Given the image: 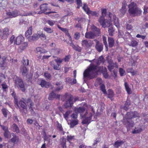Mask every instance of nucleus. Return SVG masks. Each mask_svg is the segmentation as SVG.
I'll return each instance as SVG.
<instances>
[{"instance_id": "obj_1", "label": "nucleus", "mask_w": 148, "mask_h": 148, "mask_svg": "<svg viewBox=\"0 0 148 148\" xmlns=\"http://www.w3.org/2000/svg\"><path fill=\"white\" fill-rule=\"evenodd\" d=\"M99 71H101L103 73L107 72V69L105 67H99L91 64L88 69L84 71L83 73L84 78L88 79L93 78L96 76L97 72Z\"/></svg>"}, {"instance_id": "obj_2", "label": "nucleus", "mask_w": 148, "mask_h": 148, "mask_svg": "<svg viewBox=\"0 0 148 148\" xmlns=\"http://www.w3.org/2000/svg\"><path fill=\"white\" fill-rule=\"evenodd\" d=\"M139 116V114L136 112H128L123 118V123L127 128L132 127L134 125V123L131 119Z\"/></svg>"}, {"instance_id": "obj_3", "label": "nucleus", "mask_w": 148, "mask_h": 148, "mask_svg": "<svg viewBox=\"0 0 148 148\" xmlns=\"http://www.w3.org/2000/svg\"><path fill=\"white\" fill-rule=\"evenodd\" d=\"M129 13L133 16H140L141 15L142 11L140 9L137 7L136 4L134 2H132L128 6Z\"/></svg>"}, {"instance_id": "obj_4", "label": "nucleus", "mask_w": 148, "mask_h": 148, "mask_svg": "<svg viewBox=\"0 0 148 148\" xmlns=\"http://www.w3.org/2000/svg\"><path fill=\"white\" fill-rule=\"evenodd\" d=\"M94 113L92 112L86 111L84 114H81L83 124H88L90 122Z\"/></svg>"}, {"instance_id": "obj_5", "label": "nucleus", "mask_w": 148, "mask_h": 148, "mask_svg": "<svg viewBox=\"0 0 148 148\" xmlns=\"http://www.w3.org/2000/svg\"><path fill=\"white\" fill-rule=\"evenodd\" d=\"M107 18L108 19V21H109L110 23L113 21L114 25L117 27H119V21L118 18L114 14L109 12L108 14H107Z\"/></svg>"}, {"instance_id": "obj_6", "label": "nucleus", "mask_w": 148, "mask_h": 148, "mask_svg": "<svg viewBox=\"0 0 148 148\" xmlns=\"http://www.w3.org/2000/svg\"><path fill=\"white\" fill-rule=\"evenodd\" d=\"M15 102L21 112H24L25 114L27 112V106L24 102L22 101H20L18 103L17 101L16 100Z\"/></svg>"}, {"instance_id": "obj_7", "label": "nucleus", "mask_w": 148, "mask_h": 148, "mask_svg": "<svg viewBox=\"0 0 148 148\" xmlns=\"http://www.w3.org/2000/svg\"><path fill=\"white\" fill-rule=\"evenodd\" d=\"M15 86L16 87L20 88L23 92L25 91V88L24 84L21 79L17 78L15 80Z\"/></svg>"}, {"instance_id": "obj_8", "label": "nucleus", "mask_w": 148, "mask_h": 148, "mask_svg": "<svg viewBox=\"0 0 148 148\" xmlns=\"http://www.w3.org/2000/svg\"><path fill=\"white\" fill-rule=\"evenodd\" d=\"M98 21L102 27L104 28L110 25V22L105 19L104 17L103 16H101L99 17Z\"/></svg>"}, {"instance_id": "obj_9", "label": "nucleus", "mask_w": 148, "mask_h": 148, "mask_svg": "<svg viewBox=\"0 0 148 148\" xmlns=\"http://www.w3.org/2000/svg\"><path fill=\"white\" fill-rule=\"evenodd\" d=\"M67 96L69 97V99L66 101L64 105V107L65 108L71 107L73 103V97L71 95H68Z\"/></svg>"}, {"instance_id": "obj_10", "label": "nucleus", "mask_w": 148, "mask_h": 148, "mask_svg": "<svg viewBox=\"0 0 148 148\" xmlns=\"http://www.w3.org/2000/svg\"><path fill=\"white\" fill-rule=\"evenodd\" d=\"M87 107V106L86 104L85 103L83 104V106L79 107H75L74 108V111L76 113H80V116H81V114H84L83 113Z\"/></svg>"}, {"instance_id": "obj_11", "label": "nucleus", "mask_w": 148, "mask_h": 148, "mask_svg": "<svg viewBox=\"0 0 148 148\" xmlns=\"http://www.w3.org/2000/svg\"><path fill=\"white\" fill-rule=\"evenodd\" d=\"M93 44V41L91 40H84L82 42V46L87 48L91 47Z\"/></svg>"}, {"instance_id": "obj_12", "label": "nucleus", "mask_w": 148, "mask_h": 148, "mask_svg": "<svg viewBox=\"0 0 148 148\" xmlns=\"http://www.w3.org/2000/svg\"><path fill=\"white\" fill-rule=\"evenodd\" d=\"M9 29L8 27H5L2 30V35L1 36V38H7L9 35Z\"/></svg>"}, {"instance_id": "obj_13", "label": "nucleus", "mask_w": 148, "mask_h": 148, "mask_svg": "<svg viewBox=\"0 0 148 148\" xmlns=\"http://www.w3.org/2000/svg\"><path fill=\"white\" fill-rule=\"evenodd\" d=\"M94 41H95L96 43V45L95 46V48L97 51L99 52H101L103 49V44L100 43L99 41L96 40H94Z\"/></svg>"}, {"instance_id": "obj_14", "label": "nucleus", "mask_w": 148, "mask_h": 148, "mask_svg": "<svg viewBox=\"0 0 148 148\" xmlns=\"http://www.w3.org/2000/svg\"><path fill=\"white\" fill-rule=\"evenodd\" d=\"M21 71L23 75V76H26V77L28 78L29 80H30L32 78V75H31L29 77H28V75L27 74V68L25 66H21Z\"/></svg>"}, {"instance_id": "obj_15", "label": "nucleus", "mask_w": 148, "mask_h": 148, "mask_svg": "<svg viewBox=\"0 0 148 148\" xmlns=\"http://www.w3.org/2000/svg\"><path fill=\"white\" fill-rule=\"evenodd\" d=\"M23 36L22 35L18 36L16 38L14 42V44L17 45H19L23 41Z\"/></svg>"}, {"instance_id": "obj_16", "label": "nucleus", "mask_w": 148, "mask_h": 148, "mask_svg": "<svg viewBox=\"0 0 148 148\" xmlns=\"http://www.w3.org/2000/svg\"><path fill=\"white\" fill-rule=\"evenodd\" d=\"M40 36L39 34H33L32 36H29L28 37V40L30 42H32L33 41H36L38 39Z\"/></svg>"}, {"instance_id": "obj_17", "label": "nucleus", "mask_w": 148, "mask_h": 148, "mask_svg": "<svg viewBox=\"0 0 148 148\" xmlns=\"http://www.w3.org/2000/svg\"><path fill=\"white\" fill-rule=\"evenodd\" d=\"M60 95H56L52 92L49 94L48 99L50 100H52L54 98L60 100Z\"/></svg>"}, {"instance_id": "obj_18", "label": "nucleus", "mask_w": 148, "mask_h": 148, "mask_svg": "<svg viewBox=\"0 0 148 148\" xmlns=\"http://www.w3.org/2000/svg\"><path fill=\"white\" fill-rule=\"evenodd\" d=\"M40 84L42 87H45L46 88H48L49 87L50 83L44 80H42L41 81Z\"/></svg>"}, {"instance_id": "obj_19", "label": "nucleus", "mask_w": 148, "mask_h": 148, "mask_svg": "<svg viewBox=\"0 0 148 148\" xmlns=\"http://www.w3.org/2000/svg\"><path fill=\"white\" fill-rule=\"evenodd\" d=\"M95 36V33L92 32H86L85 34V37L89 39H93L94 38Z\"/></svg>"}, {"instance_id": "obj_20", "label": "nucleus", "mask_w": 148, "mask_h": 148, "mask_svg": "<svg viewBox=\"0 0 148 148\" xmlns=\"http://www.w3.org/2000/svg\"><path fill=\"white\" fill-rule=\"evenodd\" d=\"M127 4L125 3H123V5L121 9L120 10V12L122 15H124L127 11Z\"/></svg>"}, {"instance_id": "obj_21", "label": "nucleus", "mask_w": 148, "mask_h": 148, "mask_svg": "<svg viewBox=\"0 0 148 148\" xmlns=\"http://www.w3.org/2000/svg\"><path fill=\"white\" fill-rule=\"evenodd\" d=\"M13 138H11V142L14 144L18 142L19 139L18 136H16L14 134H13Z\"/></svg>"}, {"instance_id": "obj_22", "label": "nucleus", "mask_w": 148, "mask_h": 148, "mask_svg": "<svg viewBox=\"0 0 148 148\" xmlns=\"http://www.w3.org/2000/svg\"><path fill=\"white\" fill-rule=\"evenodd\" d=\"M69 45L71 46L73 48L75 51L80 52L82 50V48L78 46H75L73 44V42H70Z\"/></svg>"}, {"instance_id": "obj_23", "label": "nucleus", "mask_w": 148, "mask_h": 148, "mask_svg": "<svg viewBox=\"0 0 148 148\" xmlns=\"http://www.w3.org/2000/svg\"><path fill=\"white\" fill-rule=\"evenodd\" d=\"M91 29L93 31L94 33L96 35H99L100 34V29L97 28L96 27L93 25L91 26Z\"/></svg>"}, {"instance_id": "obj_24", "label": "nucleus", "mask_w": 148, "mask_h": 148, "mask_svg": "<svg viewBox=\"0 0 148 148\" xmlns=\"http://www.w3.org/2000/svg\"><path fill=\"white\" fill-rule=\"evenodd\" d=\"M105 61V59L103 56H100L97 62V65H99L101 63L103 64Z\"/></svg>"}, {"instance_id": "obj_25", "label": "nucleus", "mask_w": 148, "mask_h": 148, "mask_svg": "<svg viewBox=\"0 0 148 148\" xmlns=\"http://www.w3.org/2000/svg\"><path fill=\"white\" fill-rule=\"evenodd\" d=\"M50 64L54 69L56 70H59L60 69V68L59 67L60 65H58L57 64L56 65H55L54 61H52L50 62Z\"/></svg>"}, {"instance_id": "obj_26", "label": "nucleus", "mask_w": 148, "mask_h": 148, "mask_svg": "<svg viewBox=\"0 0 148 148\" xmlns=\"http://www.w3.org/2000/svg\"><path fill=\"white\" fill-rule=\"evenodd\" d=\"M66 139L65 138L63 137L60 139V143L63 148H66Z\"/></svg>"}, {"instance_id": "obj_27", "label": "nucleus", "mask_w": 148, "mask_h": 148, "mask_svg": "<svg viewBox=\"0 0 148 148\" xmlns=\"http://www.w3.org/2000/svg\"><path fill=\"white\" fill-rule=\"evenodd\" d=\"M103 84V82L101 78H97L96 80L95 85L96 86H97L98 85H102Z\"/></svg>"}, {"instance_id": "obj_28", "label": "nucleus", "mask_w": 148, "mask_h": 148, "mask_svg": "<svg viewBox=\"0 0 148 148\" xmlns=\"http://www.w3.org/2000/svg\"><path fill=\"white\" fill-rule=\"evenodd\" d=\"M108 42L110 47H112L114 43V41L113 38L112 37L108 38Z\"/></svg>"}, {"instance_id": "obj_29", "label": "nucleus", "mask_w": 148, "mask_h": 148, "mask_svg": "<svg viewBox=\"0 0 148 148\" xmlns=\"http://www.w3.org/2000/svg\"><path fill=\"white\" fill-rule=\"evenodd\" d=\"M32 27L31 26L25 33V36L26 37H29V36L31 35L32 34Z\"/></svg>"}, {"instance_id": "obj_30", "label": "nucleus", "mask_w": 148, "mask_h": 148, "mask_svg": "<svg viewBox=\"0 0 148 148\" xmlns=\"http://www.w3.org/2000/svg\"><path fill=\"white\" fill-rule=\"evenodd\" d=\"M142 127H141V126H139V127H136L134 131L132 132V133L136 134L140 132L143 130Z\"/></svg>"}, {"instance_id": "obj_31", "label": "nucleus", "mask_w": 148, "mask_h": 148, "mask_svg": "<svg viewBox=\"0 0 148 148\" xmlns=\"http://www.w3.org/2000/svg\"><path fill=\"white\" fill-rule=\"evenodd\" d=\"M4 131V136L6 138H9V136L10 135V133L8 130V128H5V130H3Z\"/></svg>"}, {"instance_id": "obj_32", "label": "nucleus", "mask_w": 148, "mask_h": 148, "mask_svg": "<svg viewBox=\"0 0 148 148\" xmlns=\"http://www.w3.org/2000/svg\"><path fill=\"white\" fill-rule=\"evenodd\" d=\"M47 3L43 4L40 6V9L42 12L46 11L47 9Z\"/></svg>"}, {"instance_id": "obj_33", "label": "nucleus", "mask_w": 148, "mask_h": 148, "mask_svg": "<svg viewBox=\"0 0 148 148\" xmlns=\"http://www.w3.org/2000/svg\"><path fill=\"white\" fill-rule=\"evenodd\" d=\"M12 130L14 132L18 133L19 132V128L17 125L15 124L14 123L12 125Z\"/></svg>"}, {"instance_id": "obj_34", "label": "nucleus", "mask_w": 148, "mask_h": 148, "mask_svg": "<svg viewBox=\"0 0 148 148\" xmlns=\"http://www.w3.org/2000/svg\"><path fill=\"white\" fill-rule=\"evenodd\" d=\"M78 120L77 119L75 120H72L71 121L70 123L71 127H73L77 125L78 124Z\"/></svg>"}, {"instance_id": "obj_35", "label": "nucleus", "mask_w": 148, "mask_h": 148, "mask_svg": "<svg viewBox=\"0 0 148 148\" xmlns=\"http://www.w3.org/2000/svg\"><path fill=\"white\" fill-rule=\"evenodd\" d=\"M128 45L132 47H134L137 46L138 45V42L136 40H133L130 42Z\"/></svg>"}, {"instance_id": "obj_36", "label": "nucleus", "mask_w": 148, "mask_h": 148, "mask_svg": "<svg viewBox=\"0 0 148 148\" xmlns=\"http://www.w3.org/2000/svg\"><path fill=\"white\" fill-rule=\"evenodd\" d=\"M108 97L111 99L114 96V94L112 90L110 89L108 90Z\"/></svg>"}, {"instance_id": "obj_37", "label": "nucleus", "mask_w": 148, "mask_h": 148, "mask_svg": "<svg viewBox=\"0 0 148 148\" xmlns=\"http://www.w3.org/2000/svg\"><path fill=\"white\" fill-rule=\"evenodd\" d=\"M130 105V101L129 100H127L123 107V109L125 110H127L128 109Z\"/></svg>"}, {"instance_id": "obj_38", "label": "nucleus", "mask_w": 148, "mask_h": 148, "mask_svg": "<svg viewBox=\"0 0 148 148\" xmlns=\"http://www.w3.org/2000/svg\"><path fill=\"white\" fill-rule=\"evenodd\" d=\"M124 85L125 87V89L127 93L128 94H131L132 93V92L131 89L130 88L127 83L125 82L124 83Z\"/></svg>"}, {"instance_id": "obj_39", "label": "nucleus", "mask_w": 148, "mask_h": 148, "mask_svg": "<svg viewBox=\"0 0 148 148\" xmlns=\"http://www.w3.org/2000/svg\"><path fill=\"white\" fill-rule=\"evenodd\" d=\"M8 14L10 16L11 18L15 17L18 15L17 12L14 11L12 12H9L8 13Z\"/></svg>"}, {"instance_id": "obj_40", "label": "nucleus", "mask_w": 148, "mask_h": 148, "mask_svg": "<svg viewBox=\"0 0 148 148\" xmlns=\"http://www.w3.org/2000/svg\"><path fill=\"white\" fill-rule=\"evenodd\" d=\"M115 29L112 27H110L108 29L109 35L110 36H112L114 32Z\"/></svg>"}, {"instance_id": "obj_41", "label": "nucleus", "mask_w": 148, "mask_h": 148, "mask_svg": "<svg viewBox=\"0 0 148 148\" xmlns=\"http://www.w3.org/2000/svg\"><path fill=\"white\" fill-rule=\"evenodd\" d=\"M124 143V142L123 141L117 140L115 143L114 144V146L115 147H118L122 145Z\"/></svg>"}, {"instance_id": "obj_42", "label": "nucleus", "mask_w": 148, "mask_h": 148, "mask_svg": "<svg viewBox=\"0 0 148 148\" xmlns=\"http://www.w3.org/2000/svg\"><path fill=\"white\" fill-rule=\"evenodd\" d=\"M27 42H24L20 46L19 49L22 50H23L27 47Z\"/></svg>"}, {"instance_id": "obj_43", "label": "nucleus", "mask_w": 148, "mask_h": 148, "mask_svg": "<svg viewBox=\"0 0 148 148\" xmlns=\"http://www.w3.org/2000/svg\"><path fill=\"white\" fill-rule=\"evenodd\" d=\"M57 127L59 131L61 133H63V134L64 135V132L63 131L61 125L58 123Z\"/></svg>"}, {"instance_id": "obj_44", "label": "nucleus", "mask_w": 148, "mask_h": 148, "mask_svg": "<svg viewBox=\"0 0 148 148\" xmlns=\"http://www.w3.org/2000/svg\"><path fill=\"white\" fill-rule=\"evenodd\" d=\"M44 30L48 33H51L53 32V30L51 28L47 27H45L43 28Z\"/></svg>"}, {"instance_id": "obj_45", "label": "nucleus", "mask_w": 148, "mask_h": 148, "mask_svg": "<svg viewBox=\"0 0 148 148\" xmlns=\"http://www.w3.org/2000/svg\"><path fill=\"white\" fill-rule=\"evenodd\" d=\"M3 61L0 64V67L1 68H5L6 66V64L5 62L6 58H3Z\"/></svg>"}, {"instance_id": "obj_46", "label": "nucleus", "mask_w": 148, "mask_h": 148, "mask_svg": "<svg viewBox=\"0 0 148 148\" xmlns=\"http://www.w3.org/2000/svg\"><path fill=\"white\" fill-rule=\"evenodd\" d=\"M22 62L24 66L25 65L28 66L29 64L28 60L26 58H23Z\"/></svg>"}, {"instance_id": "obj_47", "label": "nucleus", "mask_w": 148, "mask_h": 148, "mask_svg": "<svg viewBox=\"0 0 148 148\" xmlns=\"http://www.w3.org/2000/svg\"><path fill=\"white\" fill-rule=\"evenodd\" d=\"M100 87L101 90L103 92V94H107L106 90L105 89V86L104 84H102V85H101V86H100Z\"/></svg>"}, {"instance_id": "obj_48", "label": "nucleus", "mask_w": 148, "mask_h": 148, "mask_svg": "<svg viewBox=\"0 0 148 148\" xmlns=\"http://www.w3.org/2000/svg\"><path fill=\"white\" fill-rule=\"evenodd\" d=\"M56 85L57 86H59L57 88H56V91H59L62 89L63 87L62 85H61V83L60 82H58L56 83Z\"/></svg>"}, {"instance_id": "obj_49", "label": "nucleus", "mask_w": 148, "mask_h": 148, "mask_svg": "<svg viewBox=\"0 0 148 148\" xmlns=\"http://www.w3.org/2000/svg\"><path fill=\"white\" fill-rule=\"evenodd\" d=\"M101 16H103V17H104L105 16H107V14H106L107 13V10L105 8H102L101 9Z\"/></svg>"}, {"instance_id": "obj_50", "label": "nucleus", "mask_w": 148, "mask_h": 148, "mask_svg": "<svg viewBox=\"0 0 148 148\" xmlns=\"http://www.w3.org/2000/svg\"><path fill=\"white\" fill-rule=\"evenodd\" d=\"M57 27L58 28L60 29L62 31L65 33L66 34L69 33L67 29L65 28H62L61 27H60L59 25H57Z\"/></svg>"}, {"instance_id": "obj_51", "label": "nucleus", "mask_w": 148, "mask_h": 148, "mask_svg": "<svg viewBox=\"0 0 148 148\" xmlns=\"http://www.w3.org/2000/svg\"><path fill=\"white\" fill-rule=\"evenodd\" d=\"M119 71L120 75L121 76H123L125 74V71L122 68H119Z\"/></svg>"}, {"instance_id": "obj_52", "label": "nucleus", "mask_w": 148, "mask_h": 148, "mask_svg": "<svg viewBox=\"0 0 148 148\" xmlns=\"http://www.w3.org/2000/svg\"><path fill=\"white\" fill-rule=\"evenodd\" d=\"M2 113L5 117H7V114L8 112V110L5 108H3L1 110Z\"/></svg>"}, {"instance_id": "obj_53", "label": "nucleus", "mask_w": 148, "mask_h": 148, "mask_svg": "<svg viewBox=\"0 0 148 148\" xmlns=\"http://www.w3.org/2000/svg\"><path fill=\"white\" fill-rule=\"evenodd\" d=\"M44 76L47 79H51V75L50 73L47 72H45L44 73Z\"/></svg>"}, {"instance_id": "obj_54", "label": "nucleus", "mask_w": 148, "mask_h": 148, "mask_svg": "<svg viewBox=\"0 0 148 148\" xmlns=\"http://www.w3.org/2000/svg\"><path fill=\"white\" fill-rule=\"evenodd\" d=\"M54 61L57 63V64L60 65L62 62L63 60L60 58H57V59L54 60Z\"/></svg>"}, {"instance_id": "obj_55", "label": "nucleus", "mask_w": 148, "mask_h": 148, "mask_svg": "<svg viewBox=\"0 0 148 148\" xmlns=\"http://www.w3.org/2000/svg\"><path fill=\"white\" fill-rule=\"evenodd\" d=\"M103 40V43L105 45V47L106 48L108 47V44L107 42L106 37L105 36H103L102 37Z\"/></svg>"}, {"instance_id": "obj_56", "label": "nucleus", "mask_w": 148, "mask_h": 148, "mask_svg": "<svg viewBox=\"0 0 148 148\" xmlns=\"http://www.w3.org/2000/svg\"><path fill=\"white\" fill-rule=\"evenodd\" d=\"M36 51L38 53H40L46 52V51H43V49L40 47L37 48Z\"/></svg>"}, {"instance_id": "obj_57", "label": "nucleus", "mask_w": 148, "mask_h": 148, "mask_svg": "<svg viewBox=\"0 0 148 148\" xmlns=\"http://www.w3.org/2000/svg\"><path fill=\"white\" fill-rule=\"evenodd\" d=\"M77 4L78 5L77 8H79L80 6H81L82 5V0H76Z\"/></svg>"}, {"instance_id": "obj_58", "label": "nucleus", "mask_w": 148, "mask_h": 148, "mask_svg": "<svg viewBox=\"0 0 148 148\" xmlns=\"http://www.w3.org/2000/svg\"><path fill=\"white\" fill-rule=\"evenodd\" d=\"M106 59L108 61V63L109 64H114L113 61L112 59H110L109 58V56H108L107 57Z\"/></svg>"}, {"instance_id": "obj_59", "label": "nucleus", "mask_w": 148, "mask_h": 148, "mask_svg": "<svg viewBox=\"0 0 148 148\" xmlns=\"http://www.w3.org/2000/svg\"><path fill=\"white\" fill-rule=\"evenodd\" d=\"M80 34L79 33L77 32L75 34L74 38L76 40H78L80 38Z\"/></svg>"}, {"instance_id": "obj_60", "label": "nucleus", "mask_w": 148, "mask_h": 148, "mask_svg": "<svg viewBox=\"0 0 148 148\" xmlns=\"http://www.w3.org/2000/svg\"><path fill=\"white\" fill-rule=\"evenodd\" d=\"M27 105L29 106L30 108L33 105V103L32 102L31 99H28L27 100Z\"/></svg>"}, {"instance_id": "obj_61", "label": "nucleus", "mask_w": 148, "mask_h": 148, "mask_svg": "<svg viewBox=\"0 0 148 148\" xmlns=\"http://www.w3.org/2000/svg\"><path fill=\"white\" fill-rule=\"evenodd\" d=\"M60 49L58 48H56L53 50V52L56 55L59 54L60 53Z\"/></svg>"}, {"instance_id": "obj_62", "label": "nucleus", "mask_w": 148, "mask_h": 148, "mask_svg": "<svg viewBox=\"0 0 148 148\" xmlns=\"http://www.w3.org/2000/svg\"><path fill=\"white\" fill-rule=\"evenodd\" d=\"M114 67V64H109L108 66V68L109 71L111 72L112 70V69H113Z\"/></svg>"}, {"instance_id": "obj_63", "label": "nucleus", "mask_w": 148, "mask_h": 148, "mask_svg": "<svg viewBox=\"0 0 148 148\" xmlns=\"http://www.w3.org/2000/svg\"><path fill=\"white\" fill-rule=\"evenodd\" d=\"M83 8L84 10L88 14L89 12V11H90V10L88 8L87 6H86L85 4L84 5V6L83 7Z\"/></svg>"}, {"instance_id": "obj_64", "label": "nucleus", "mask_w": 148, "mask_h": 148, "mask_svg": "<svg viewBox=\"0 0 148 148\" xmlns=\"http://www.w3.org/2000/svg\"><path fill=\"white\" fill-rule=\"evenodd\" d=\"M47 23L50 26H53L55 23V22L52 20H48Z\"/></svg>"}]
</instances>
